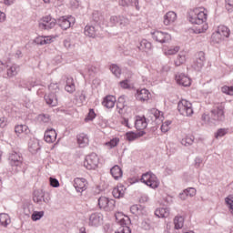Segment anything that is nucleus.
I'll list each match as a JSON object with an SVG mask.
<instances>
[{
	"label": "nucleus",
	"mask_w": 233,
	"mask_h": 233,
	"mask_svg": "<svg viewBox=\"0 0 233 233\" xmlns=\"http://www.w3.org/2000/svg\"><path fill=\"white\" fill-rule=\"evenodd\" d=\"M37 121H39L40 123H50V115L40 114L37 116Z\"/></svg>",
	"instance_id": "46"
},
{
	"label": "nucleus",
	"mask_w": 233,
	"mask_h": 233,
	"mask_svg": "<svg viewBox=\"0 0 233 233\" xmlns=\"http://www.w3.org/2000/svg\"><path fill=\"white\" fill-rule=\"evenodd\" d=\"M10 216H8V214H0V225H2V227H8V225H10Z\"/></svg>",
	"instance_id": "36"
},
{
	"label": "nucleus",
	"mask_w": 233,
	"mask_h": 233,
	"mask_svg": "<svg viewBox=\"0 0 233 233\" xmlns=\"http://www.w3.org/2000/svg\"><path fill=\"white\" fill-rule=\"evenodd\" d=\"M148 127V122H147V117L145 116H137L136 121H135V127L137 130H139V132H144L145 128Z\"/></svg>",
	"instance_id": "16"
},
{
	"label": "nucleus",
	"mask_w": 233,
	"mask_h": 233,
	"mask_svg": "<svg viewBox=\"0 0 233 233\" xmlns=\"http://www.w3.org/2000/svg\"><path fill=\"white\" fill-rule=\"evenodd\" d=\"M205 52L199 51L195 56V59L192 63V68H194V70H197V72H199L201 68L205 66Z\"/></svg>",
	"instance_id": "11"
},
{
	"label": "nucleus",
	"mask_w": 233,
	"mask_h": 233,
	"mask_svg": "<svg viewBox=\"0 0 233 233\" xmlns=\"http://www.w3.org/2000/svg\"><path fill=\"white\" fill-rule=\"evenodd\" d=\"M227 134H228V128H219L215 133V137L216 139H218L219 137H223L224 136H227Z\"/></svg>",
	"instance_id": "47"
},
{
	"label": "nucleus",
	"mask_w": 233,
	"mask_h": 233,
	"mask_svg": "<svg viewBox=\"0 0 233 233\" xmlns=\"http://www.w3.org/2000/svg\"><path fill=\"white\" fill-rule=\"evenodd\" d=\"M119 144V138L115 137L113 139H111L110 141L106 143V147H108L109 148H114L116 147H117V145Z\"/></svg>",
	"instance_id": "51"
},
{
	"label": "nucleus",
	"mask_w": 233,
	"mask_h": 233,
	"mask_svg": "<svg viewBox=\"0 0 233 233\" xmlns=\"http://www.w3.org/2000/svg\"><path fill=\"white\" fill-rule=\"evenodd\" d=\"M155 216H157V218H168V212L167 211V208H160L156 209Z\"/></svg>",
	"instance_id": "42"
},
{
	"label": "nucleus",
	"mask_w": 233,
	"mask_h": 233,
	"mask_svg": "<svg viewBox=\"0 0 233 233\" xmlns=\"http://www.w3.org/2000/svg\"><path fill=\"white\" fill-rule=\"evenodd\" d=\"M73 186L76 192H85L86 190V179L76 177L74 179Z\"/></svg>",
	"instance_id": "18"
},
{
	"label": "nucleus",
	"mask_w": 233,
	"mask_h": 233,
	"mask_svg": "<svg viewBox=\"0 0 233 233\" xmlns=\"http://www.w3.org/2000/svg\"><path fill=\"white\" fill-rule=\"evenodd\" d=\"M194 139L196 138L193 135H187L181 140V145H184V147H190L194 144Z\"/></svg>",
	"instance_id": "37"
},
{
	"label": "nucleus",
	"mask_w": 233,
	"mask_h": 233,
	"mask_svg": "<svg viewBox=\"0 0 233 233\" xmlns=\"http://www.w3.org/2000/svg\"><path fill=\"white\" fill-rule=\"evenodd\" d=\"M221 92L227 96H233V86H224L221 87Z\"/></svg>",
	"instance_id": "50"
},
{
	"label": "nucleus",
	"mask_w": 233,
	"mask_h": 233,
	"mask_svg": "<svg viewBox=\"0 0 233 233\" xmlns=\"http://www.w3.org/2000/svg\"><path fill=\"white\" fill-rule=\"evenodd\" d=\"M171 125H172V121H170V120H167V121L163 122L162 126L160 127L161 132H163L164 134H167V132H168L170 130Z\"/></svg>",
	"instance_id": "45"
},
{
	"label": "nucleus",
	"mask_w": 233,
	"mask_h": 233,
	"mask_svg": "<svg viewBox=\"0 0 233 233\" xmlns=\"http://www.w3.org/2000/svg\"><path fill=\"white\" fill-rule=\"evenodd\" d=\"M76 141L79 148H85L86 147H88V144L90 143V139L88 138V135L85 133H80L76 136Z\"/></svg>",
	"instance_id": "19"
},
{
	"label": "nucleus",
	"mask_w": 233,
	"mask_h": 233,
	"mask_svg": "<svg viewBox=\"0 0 233 233\" xmlns=\"http://www.w3.org/2000/svg\"><path fill=\"white\" fill-rule=\"evenodd\" d=\"M104 20H105V17L103 16V15H101V13H99L98 11L93 12V21L94 23H96V25H98L99 27H101V24L103 23Z\"/></svg>",
	"instance_id": "34"
},
{
	"label": "nucleus",
	"mask_w": 233,
	"mask_h": 233,
	"mask_svg": "<svg viewBox=\"0 0 233 233\" xmlns=\"http://www.w3.org/2000/svg\"><path fill=\"white\" fill-rule=\"evenodd\" d=\"M176 19H177V15L174 11H169L164 15L163 24L166 26H170L176 23Z\"/></svg>",
	"instance_id": "20"
},
{
	"label": "nucleus",
	"mask_w": 233,
	"mask_h": 233,
	"mask_svg": "<svg viewBox=\"0 0 233 233\" xmlns=\"http://www.w3.org/2000/svg\"><path fill=\"white\" fill-rule=\"evenodd\" d=\"M72 21H74L72 16H62L56 20V25H58L62 30H68V28L72 26Z\"/></svg>",
	"instance_id": "14"
},
{
	"label": "nucleus",
	"mask_w": 233,
	"mask_h": 233,
	"mask_svg": "<svg viewBox=\"0 0 233 233\" xmlns=\"http://www.w3.org/2000/svg\"><path fill=\"white\" fill-rule=\"evenodd\" d=\"M176 81L177 85L181 86H190L192 81L190 77L187 76L185 74L181 73L176 76Z\"/></svg>",
	"instance_id": "21"
},
{
	"label": "nucleus",
	"mask_w": 233,
	"mask_h": 233,
	"mask_svg": "<svg viewBox=\"0 0 233 233\" xmlns=\"http://www.w3.org/2000/svg\"><path fill=\"white\" fill-rule=\"evenodd\" d=\"M148 96H150L148 89L143 88L141 90H137L136 97L137 101H148Z\"/></svg>",
	"instance_id": "28"
},
{
	"label": "nucleus",
	"mask_w": 233,
	"mask_h": 233,
	"mask_svg": "<svg viewBox=\"0 0 233 233\" xmlns=\"http://www.w3.org/2000/svg\"><path fill=\"white\" fill-rule=\"evenodd\" d=\"M209 121L216 125L217 123H223L225 121V106H218L214 107L209 114Z\"/></svg>",
	"instance_id": "3"
},
{
	"label": "nucleus",
	"mask_w": 233,
	"mask_h": 233,
	"mask_svg": "<svg viewBox=\"0 0 233 233\" xmlns=\"http://www.w3.org/2000/svg\"><path fill=\"white\" fill-rule=\"evenodd\" d=\"M45 216V211H34L31 215L32 221H39Z\"/></svg>",
	"instance_id": "44"
},
{
	"label": "nucleus",
	"mask_w": 233,
	"mask_h": 233,
	"mask_svg": "<svg viewBox=\"0 0 233 233\" xmlns=\"http://www.w3.org/2000/svg\"><path fill=\"white\" fill-rule=\"evenodd\" d=\"M132 1L133 0H118V5L124 8H128L130 5H132Z\"/></svg>",
	"instance_id": "54"
},
{
	"label": "nucleus",
	"mask_w": 233,
	"mask_h": 233,
	"mask_svg": "<svg viewBox=\"0 0 233 233\" xmlns=\"http://www.w3.org/2000/svg\"><path fill=\"white\" fill-rule=\"evenodd\" d=\"M6 73L3 75L5 79H12L19 74V66L12 64L11 66H5Z\"/></svg>",
	"instance_id": "13"
},
{
	"label": "nucleus",
	"mask_w": 233,
	"mask_h": 233,
	"mask_svg": "<svg viewBox=\"0 0 233 233\" xmlns=\"http://www.w3.org/2000/svg\"><path fill=\"white\" fill-rule=\"evenodd\" d=\"M143 208H145L143 206L136 204L131 206L130 212L133 214H142Z\"/></svg>",
	"instance_id": "43"
},
{
	"label": "nucleus",
	"mask_w": 233,
	"mask_h": 233,
	"mask_svg": "<svg viewBox=\"0 0 233 233\" xmlns=\"http://www.w3.org/2000/svg\"><path fill=\"white\" fill-rule=\"evenodd\" d=\"M119 85H120L121 88H123L124 90H129V88H130V84L128 83V79L120 81Z\"/></svg>",
	"instance_id": "56"
},
{
	"label": "nucleus",
	"mask_w": 233,
	"mask_h": 233,
	"mask_svg": "<svg viewBox=\"0 0 233 233\" xmlns=\"http://www.w3.org/2000/svg\"><path fill=\"white\" fill-rule=\"evenodd\" d=\"M177 110L181 116L190 117L194 115V109L192 108V103L186 99H182L177 104Z\"/></svg>",
	"instance_id": "4"
},
{
	"label": "nucleus",
	"mask_w": 233,
	"mask_h": 233,
	"mask_svg": "<svg viewBox=\"0 0 233 233\" xmlns=\"http://www.w3.org/2000/svg\"><path fill=\"white\" fill-rule=\"evenodd\" d=\"M44 99L49 106H57V95L51 92L48 95H45Z\"/></svg>",
	"instance_id": "22"
},
{
	"label": "nucleus",
	"mask_w": 233,
	"mask_h": 233,
	"mask_svg": "<svg viewBox=\"0 0 233 233\" xmlns=\"http://www.w3.org/2000/svg\"><path fill=\"white\" fill-rule=\"evenodd\" d=\"M110 26H119L125 28L130 25V20L123 15H113L109 19Z\"/></svg>",
	"instance_id": "9"
},
{
	"label": "nucleus",
	"mask_w": 233,
	"mask_h": 233,
	"mask_svg": "<svg viewBox=\"0 0 233 233\" xmlns=\"http://www.w3.org/2000/svg\"><path fill=\"white\" fill-rule=\"evenodd\" d=\"M65 90L68 94H74L76 92V82L74 81V78L71 76L66 77Z\"/></svg>",
	"instance_id": "25"
},
{
	"label": "nucleus",
	"mask_w": 233,
	"mask_h": 233,
	"mask_svg": "<svg viewBox=\"0 0 233 233\" xmlns=\"http://www.w3.org/2000/svg\"><path fill=\"white\" fill-rule=\"evenodd\" d=\"M110 174L116 181L121 179L123 177V169L118 165H115L113 167L110 168Z\"/></svg>",
	"instance_id": "24"
},
{
	"label": "nucleus",
	"mask_w": 233,
	"mask_h": 233,
	"mask_svg": "<svg viewBox=\"0 0 233 233\" xmlns=\"http://www.w3.org/2000/svg\"><path fill=\"white\" fill-rule=\"evenodd\" d=\"M137 48H138L139 52H150L152 50V43L147 39H143L138 43Z\"/></svg>",
	"instance_id": "23"
},
{
	"label": "nucleus",
	"mask_w": 233,
	"mask_h": 233,
	"mask_svg": "<svg viewBox=\"0 0 233 233\" xmlns=\"http://www.w3.org/2000/svg\"><path fill=\"white\" fill-rule=\"evenodd\" d=\"M49 183L54 188H57V187H59V180H57V178L50 177Z\"/></svg>",
	"instance_id": "59"
},
{
	"label": "nucleus",
	"mask_w": 233,
	"mask_h": 233,
	"mask_svg": "<svg viewBox=\"0 0 233 233\" xmlns=\"http://www.w3.org/2000/svg\"><path fill=\"white\" fill-rule=\"evenodd\" d=\"M202 163H203V158L197 157L195 158V164H194L195 168H200Z\"/></svg>",
	"instance_id": "63"
},
{
	"label": "nucleus",
	"mask_w": 233,
	"mask_h": 233,
	"mask_svg": "<svg viewBox=\"0 0 233 233\" xmlns=\"http://www.w3.org/2000/svg\"><path fill=\"white\" fill-rule=\"evenodd\" d=\"M186 56L183 55H178L177 56V59L175 60V66H181V65H183V63H185L186 61Z\"/></svg>",
	"instance_id": "53"
},
{
	"label": "nucleus",
	"mask_w": 233,
	"mask_h": 233,
	"mask_svg": "<svg viewBox=\"0 0 233 233\" xmlns=\"http://www.w3.org/2000/svg\"><path fill=\"white\" fill-rule=\"evenodd\" d=\"M145 134V131H138L137 133L130 131L126 133V138L127 141H136L138 137H143Z\"/></svg>",
	"instance_id": "31"
},
{
	"label": "nucleus",
	"mask_w": 233,
	"mask_h": 233,
	"mask_svg": "<svg viewBox=\"0 0 233 233\" xmlns=\"http://www.w3.org/2000/svg\"><path fill=\"white\" fill-rule=\"evenodd\" d=\"M174 225L176 230H181L185 225V218L182 216L175 217Z\"/></svg>",
	"instance_id": "33"
},
{
	"label": "nucleus",
	"mask_w": 233,
	"mask_h": 233,
	"mask_svg": "<svg viewBox=\"0 0 233 233\" xmlns=\"http://www.w3.org/2000/svg\"><path fill=\"white\" fill-rule=\"evenodd\" d=\"M97 201L98 207L101 210H105L106 212H112V210L116 208L115 199H110L106 197H100Z\"/></svg>",
	"instance_id": "7"
},
{
	"label": "nucleus",
	"mask_w": 233,
	"mask_h": 233,
	"mask_svg": "<svg viewBox=\"0 0 233 233\" xmlns=\"http://www.w3.org/2000/svg\"><path fill=\"white\" fill-rule=\"evenodd\" d=\"M110 70L116 77H121V67L116 64L110 66Z\"/></svg>",
	"instance_id": "41"
},
{
	"label": "nucleus",
	"mask_w": 233,
	"mask_h": 233,
	"mask_svg": "<svg viewBox=\"0 0 233 233\" xmlns=\"http://www.w3.org/2000/svg\"><path fill=\"white\" fill-rule=\"evenodd\" d=\"M99 166V157L96 153L87 155L84 161V167L87 170H96Z\"/></svg>",
	"instance_id": "6"
},
{
	"label": "nucleus",
	"mask_w": 233,
	"mask_h": 233,
	"mask_svg": "<svg viewBox=\"0 0 233 233\" xmlns=\"http://www.w3.org/2000/svg\"><path fill=\"white\" fill-rule=\"evenodd\" d=\"M140 180L142 183H144V185H147L150 188H157V187H159L157 177L152 172L144 173Z\"/></svg>",
	"instance_id": "5"
},
{
	"label": "nucleus",
	"mask_w": 233,
	"mask_h": 233,
	"mask_svg": "<svg viewBox=\"0 0 233 233\" xmlns=\"http://www.w3.org/2000/svg\"><path fill=\"white\" fill-rule=\"evenodd\" d=\"M103 223V214L101 213H92L89 216V226L90 227H99Z\"/></svg>",
	"instance_id": "15"
},
{
	"label": "nucleus",
	"mask_w": 233,
	"mask_h": 233,
	"mask_svg": "<svg viewBox=\"0 0 233 233\" xmlns=\"http://www.w3.org/2000/svg\"><path fill=\"white\" fill-rule=\"evenodd\" d=\"M177 52H179V46H177L170 47L169 49H167L166 54L167 56H174V55L177 54Z\"/></svg>",
	"instance_id": "55"
},
{
	"label": "nucleus",
	"mask_w": 233,
	"mask_h": 233,
	"mask_svg": "<svg viewBox=\"0 0 233 233\" xmlns=\"http://www.w3.org/2000/svg\"><path fill=\"white\" fill-rule=\"evenodd\" d=\"M28 130V126L26 125H17L15 127V134H23V132H26Z\"/></svg>",
	"instance_id": "48"
},
{
	"label": "nucleus",
	"mask_w": 233,
	"mask_h": 233,
	"mask_svg": "<svg viewBox=\"0 0 233 233\" xmlns=\"http://www.w3.org/2000/svg\"><path fill=\"white\" fill-rule=\"evenodd\" d=\"M99 28V25H86L84 29V34L86 35V37L94 38L97 35Z\"/></svg>",
	"instance_id": "17"
},
{
	"label": "nucleus",
	"mask_w": 233,
	"mask_h": 233,
	"mask_svg": "<svg viewBox=\"0 0 233 233\" xmlns=\"http://www.w3.org/2000/svg\"><path fill=\"white\" fill-rule=\"evenodd\" d=\"M142 228H143L145 230H150V219L145 218V219L142 221Z\"/></svg>",
	"instance_id": "58"
},
{
	"label": "nucleus",
	"mask_w": 233,
	"mask_h": 233,
	"mask_svg": "<svg viewBox=\"0 0 233 233\" xmlns=\"http://www.w3.org/2000/svg\"><path fill=\"white\" fill-rule=\"evenodd\" d=\"M217 34H218V35H223V37H228L230 35V29L225 25H222L218 27Z\"/></svg>",
	"instance_id": "39"
},
{
	"label": "nucleus",
	"mask_w": 233,
	"mask_h": 233,
	"mask_svg": "<svg viewBox=\"0 0 233 233\" xmlns=\"http://www.w3.org/2000/svg\"><path fill=\"white\" fill-rule=\"evenodd\" d=\"M226 204L228 205L229 212L233 215V195H229L225 198Z\"/></svg>",
	"instance_id": "49"
},
{
	"label": "nucleus",
	"mask_w": 233,
	"mask_h": 233,
	"mask_svg": "<svg viewBox=\"0 0 233 233\" xmlns=\"http://www.w3.org/2000/svg\"><path fill=\"white\" fill-rule=\"evenodd\" d=\"M42 23L39 24V28L42 30H52L54 26L57 24V20L52 15H46L42 18Z\"/></svg>",
	"instance_id": "12"
},
{
	"label": "nucleus",
	"mask_w": 233,
	"mask_h": 233,
	"mask_svg": "<svg viewBox=\"0 0 233 233\" xmlns=\"http://www.w3.org/2000/svg\"><path fill=\"white\" fill-rule=\"evenodd\" d=\"M116 96L109 95L104 98L102 105L106 108H114V106H116Z\"/></svg>",
	"instance_id": "29"
},
{
	"label": "nucleus",
	"mask_w": 233,
	"mask_h": 233,
	"mask_svg": "<svg viewBox=\"0 0 233 233\" xmlns=\"http://www.w3.org/2000/svg\"><path fill=\"white\" fill-rule=\"evenodd\" d=\"M52 41V38L48 36H38L34 39L33 43H35V45H48Z\"/></svg>",
	"instance_id": "35"
},
{
	"label": "nucleus",
	"mask_w": 233,
	"mask_h": 233,
	"mask_svg": "<svg viewBox=\"0 0 233 233\" xmlns=\"http://www.w3.org/2000/svg\"><path fill=\"white\" fill-rule=\"evenodd\" d=\"M8 161L13 170H15L16 172H21V170H23V155L20 152L12 151L9 153Z\"/></svg>",
	"instance_id": "1"
},
{
	"label": "nucleus",
	"mask_w": 233,
	"mask_h": 233,
	"mask_svg": "<svg viewBox=\"0 0 233 233\" xmlns=\"http://www.w3.org/2000/svg\"><path fill=\"white\" fill-rule=\"evenodd\" d=\"M151 37L156 43H160L161 45L172 40V35H170V34L159 30L151 32Z\"/></svg>",
	"instance_id": "8"
},
{
	"label": "nucleus",
	"mask_w": 233,
	"mask_h": 233,
	"mask_svg": "<svg viewBox=\"0 0 233 233\" xmlns=\"http://www.w3.org/2000/svg\"><path fill=\"white\" fill-rule=\"evenodd\" d=\"M115 233H132L130 227L119 228Z\"/></svg>",
	"instance_id": "61"
},
{
	"label": "nucleus",
	"mask_w": 233,
	"mask_h": 233,
	"mask_svg": "<svg viewBox=\"0 0 233 233\" xmlns=\"http://www.w3.org/2000/svg\"><path fill=\"white\" fill-rule=\"evenodd\" d=\"M76 100L79 101V103H85V101H86V91L81 90L76 92Z\"/></svg>",
	"instance_id": "40"
},
{
	"label": "nucleus",
	"mask_w": 233,
	"mask_h": 233,
	"mask_svg": "<svg viewBox=\"0 0 233 233\" xmlns=\"http://www.w3.org/2000/svg\"><path fill=\"white\" fill-rule=\"evenodd\" d=\"M37 82L32 80H22L19 84V88H25L29 92L32 91L34 86H37Z\"/></svg>",
	"instance_id": "30"
},
{
	"label": "nucleus",
	"mask_w": 233,
	"mask_h": 233,
	"mask_svg": "<svg viewBox=\"0 0 233 233\" xmlns=\"http://www.w3.org/2000/svg\"><path fill=\"white\" fill-rule=\"evenodd\" d=\"M186 190V194H187V198H194L196 196V188L187 187Z\"/></svg>",
	"instance_id": "57"
},
{
	"label": "nucleus",
	"mask_w": 233,
	"mask_h": 233,
	"mask_svg": "<svg viewBox=\"0 0 233 233\" xmlns=\"http://www.w3.org/2000/svg\"><path fill=\"white\" fill-rule=\"evenodd\" d=\"M45 141L46 143H54L57 139V133L55 129H47L44 136Z\"/></svg>",
	"instance_id": "26"
},
{
	"label": "nucleus",
	"mask_w": 233,
	"mask_h": 233,
	"mask_svg": "<svg viewBox=\"0 0 233 233\" xmlns=\"http://www.w3.org/2000/svg\"><path fill=\"white\" fill-rule=\"evenodd\" d=\"M226 8L228 12L233 11V0H226Z\"/></svg>",
	"instance_id": "64"
},
{
	"label": "nucleus",
	"mask_w": 233,
	"mask_h": 233,
	"mask_svg": "<svg viewBox=\"0 0 233 233\" xmlns=\"http://www.w3.org/2000/svg\"><path fill=\"white\" fill-rule=\"evenodd\" d=\"M130 6H134L137 12L141 10V5H139V0H132Z\"/></svg>",
	"instance_id": "62"
},
{
	"label": "nucleus",
	"mask_w": 233,
	"mask_h": 233,
	"mask_svg": "<svg viewBox=\"0 0 233 233\" xmlns=\"http://www.w3.org/2000/svg\"><path fill=\"white\" fill-rule=\"evenodd\" d=\"M151 113L153 114L155 119H159V121H163V112L154 108L151 110Z\"/></svg>",
	"instance_id": "52"
},
{
	"label": "nucleus",
	"mask_w": 233,
	"mask_h": 233,
	"mask_svg": "<svg viewBox=\"0 0 233 233\" xmlns=\"http://www.w3.org/2000/svg\"><path fill=\"white\" fill-rule=\"evenodd\" d=\"M187 19L191 25H203L207 22V13L196 8L189 12Z\"/></svg>",
	"instance_id": "2"
},
{
	"label": "nucleus",
	"mask_w": 233,
	"mask_h": 233,
	"mask_svg": "<svg viewBox=\"0 0 233 233\" xmlns=\"http://www.w3.org/2000/svg\"><path fill=\"white\" fill-rule=\"evenodd\" d=\"M29 148L33 154H37V152H39V150H41V146L39 145V141L35 140V141L29 143Z\"/></svg>",
	"instance_id": "38"
},
{
	"label": "nucleus",
	"mask_w": 233,
	"mask_h": 233,
	"mask_svg": "<svg viewBox=\"0 0 233 233\" xmlns=\"http://www.w3.org/2000/svg\"><path fill=\"white\" fill-rule=\"evenodd\" d=\"M33 201L38 205H43V203H50V196L46 194L42 189H36L33 193Z\"/></svg>",
	"instance_id": "10"
},
{
	"label": "nucleus",
	"mask_w": 233,
	"mask_h": 233,
	"mask_svg": "<svg viewBox=\"0 0 233 233\" xmlns=\"http://www.w3.org/2000/svg\"><path fill=\"white\" fill-rule=\"evenodd\" d=\"M86 119L88 121H94L96 119V111L94 109H89Z\"/></svg>",
	"instance_id": "60"
},
{
	"label": "nucleus",
	"mask_w": 233,
	"mask_h": 233,
	"mask_svg": "<svg viewBox=\"0 0 233 233\" xmlns=\"http://www.w3.org/2000/svg\"><path fill=\"white\" fill-rule=\"evenodd\" d=\"M125 190H127V188H125V186H118L115 187L112 191L113 198H116V199L123 198L125 196Z\"/></svg>",
	"instance_id": "32"
},
{
	"label": "nucleus",
	"mask_w": 233,
	"mask_h": 233,
	"mask_svg": "<svg viewBox=\"0 0 233 233\" xmlns=\"http://www.w3.org/2000/svg\"><path fill=\"white\" fill-rule=\"evenodd\" d=\"M116 223L120 225V228L125 227H128V223H130V218L128 216H125L121 213H118V216H116Z\"/></svg>",
	"instance_id": "27"
}]
</instances>
